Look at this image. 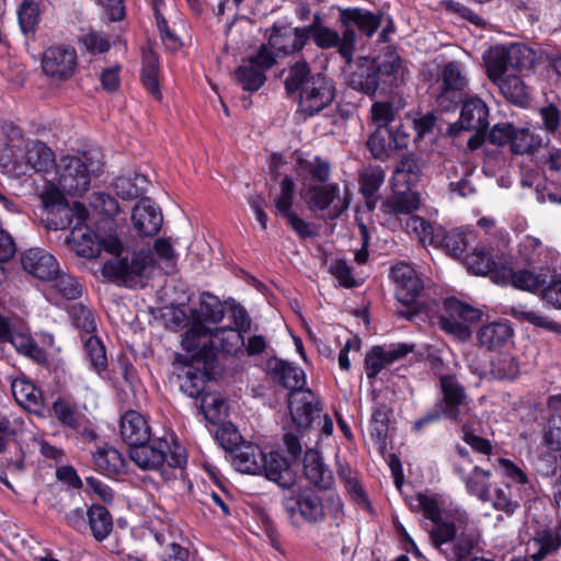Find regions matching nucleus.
I'll return each mask as SVG.
<instances>
[{
	"instance_id": "1",
	"label": "nucleus",
	"mask_w": 561,
	"mask_h": 561,
	"mask_svg": "<svg viewBox=\"0 0 561 561\" xmlns=\"http://www.w3.org/2000/svg\"><path fill=\"white\" fill-rule=\"evenodd\" d=\"M410 507L432 522L430 542L447 561H467L478 548L481 533L465 510H444L440 497L427 493H417Z\"/></svg>"
},
{
	"instance_id": "2",
	"label": "nucleus",
	"mask_w": 561,
	"mask_h": 561,
	"mask_svg": "<svg viewBox=\"0 0 561 561\" xmlns=\"http://www.w3.org/2000/svg\"><path fill=\"white\" fill-rule=\"evenodd\" d=\"M76 254L90 261L101 260L102 276L125 287L150 277L156 268L171 274L176 265L173 248H76Z\"/></svg>"
},
{
	"instance_id": "3",
	"label": "nucleus",
	"mask_w": 561,
	"mask_h": 561,
	"mask_svg": "<svg viewBox=\"0 0 561 561\" xmlns=\"http://www.w3.org/2000/svg\"><path fill=\"white\" fill-rule=\"evenodd\" d=\"M466 78L461 75L457 61L447 62L442 71L440 91L436 98L443 112H451L462 104L458 123L450 125L449 133L458 136L460 130H472L478 127H489V108L478 96L463 100Z\"/></svg>"
},
{
	"instance_id": "4",
	"label": "nucleus",
	"mask_w": 561,
	"mask_h": 561,
	"mask_svg": "<svg viewBox=\"0 0 561 561\" xmlns=\"http://www.w3.org/2000/svg\"><path fill=\"white\" fill-rule=\"evenodd\" d=\"M284 88L287 95H299V108L309 117L330 106L336 92L334 80L323 72H313L305 58L288 67Z\"/></svg>"
},
{
	"instance_id": "5",
	"label": "nucleus",
	"mask_w": 561,
	"mask_h": 561,
	"mask_svg": "<svg viewBox=\"0 0 561 561\" xmlns=\"http://www.w3.org/2000/svg\"><path fill=\"white\" fill-rule=\"evenodd\" d=\"M61 187L47 184L39 195L43 205V216L48 229L65 230L70 228L65 239V245H81L82 239L91 230L84 225L89 210L81 202L69 205Z\"/></svg>"
},
{
	"instance_id": "6",
	"label": "nucleus",
	"mask_w": 561,
	"mask_h": 561,
	"mask_svg": "<svg viewBox=\"0 0 561 561\" xmlns=\"http://www.w3.org/2000/svg\"><path fill=\"white\" fill-rule=\"evenodd\" d=\"M181 343L191 362L202 363L205 369L214 360L217 351L227 354L240 351L244 337L231 327L210 329L198 322L190 327Z\"/></svg>"
},
{
	"instance_id": "7",
	"label": "nucleus",
	"mask_w": 561,
	"mask_h": 561,
	"mask_svg": "<svg viewBox=\"0 0 561 561\" xmlns=\"http://www.w3.org/2000/svg\"><path fill=\"white\" fill-rule=\"evenodd\" d=\"M103 154L99 148L83 151L80 156H66L58 171V185L71 196L88 192L91 178L103 172Z\"/></svg>"
},
{
	"instance_id": "8",
	"label": "nucleus",
	"mask_w": 561,
	"mask_h": 561,
	"mask_svg": "<svg viewBox=\"0 0 561 561\" xmlns=\"http://www.w3.org/2000/svg\"><path fill=\"white\" fill-rule=\"evenodd\" d=\"M90 206L99 213V217L92 220L89 216L84 220L91 232L82 239L81 245H128L123 243L122 232L117 231L114 218L119 213L117 199L110 193L94 192Z\"/></svg>"
},
{
	"instance_id": "9",
	"label": "nucleus",
	"mask_w": 561,
	"mask_h": 561,
	"mask_svg": "<svg viewBox=\"0 0 561 561\" xmlns=\"http://www.w3.org/2000/svg\"><path fill=\"white\" fill-rule=\"evenodd\" d=\"M403 229L420 245H470L478 239V231L472 226L446 230L443 226L419 215H410L403 224Z\"/></svg>"
},
{
	"instance_id": "10",
	"label": "nucleus",
	"mask_w": 561,
	"mask_h": 561,
	"mask_svg": "<svg viewBox=\"0 0 561 561\" xmlns=\"http://www.w3.org/2000/svg\"><path fill=\"white\" fill-rule=\"evenodd\" d=\"M439 388L443 396L442 399L435 404L432 412H428L415 423L416 427H422L440 417L458 423L463 421L462 415L469 404L463 386L454 375H443L439 377Z\"/></svg>"
},
{
	"instance_id": "11",
	"label": "nucleus",
	"mask_w": 561,
	"mask_h": 561,
	"mask_svg": "<svg viewBox=\"0 0 561 561\" xmlns=\"http://www.w3.org/2000/svg\"><path fill=\"white\" fill-rule=\"evenodd\" d=\"M131 227L122 236L123 243L150 245V240L161 230L163 215L159 206L149 197H141L131 210Z\"/></svg>"
},
{
	"instance_id": "12",
	"label": "nucleus",
	"mask_w": 561,
	"mask_h": 561,
	"mask_svg": "<svg viewBox=\"0 0 561 561\" xmlns=\"http://www.w3.org/2000/svg\"><path fill=\"white\" fill-rule=\"evenodd\" d=\"M447 255L459 260L467 270L476 275L491 273L494 282H500L499 272L505 264L510 251L504 252L501 248H444Z\"/></svg>"
},
{
	"instance_id": "13",
	"label": "nucleus",
	"mask_w": 561,
	"mask_h": 561,
	"mask_svg": "<svg viewBox=\"0 0 561 561\" xmlns=\"http://www.w3.org/2000/svg\"><path fill=\"white\" fill-rule=\"evenodd\" d=\"M337 21L344 28L342 50L356 51L357 34L355 28L367 38H371L383 21V12H373L357 7L341 8Z\"/></svg>"
},
{
	"instance_id": "14",
	"label": "nucleus",
	"mask_w": 561,
	"mask_h": 561,
	"mask_svg": "<svg viewBox=\"0 0 561 561\" xmlns=\"http://www.w3.org/2000/svg\"><path fill=\"white\" fill-rule=\"evenodd\" d=\"M481 316L482 312L479 309L450 297L444 301L439 327L447 334L465 342L471 336L469 324L479 321Z\"/></svg>"
},
{
	"instance_id": "15",
	"label": "nucleus",
	"mask_w": 561,
	"mask_h": 561,
	"mask_svg": "<svg viewBox=\"0 0 561 561\" xmlns=\"http://www.w3.org/2000/svg\"><path fill=\"white\" fill-rule=\"evenodd\" d=\"M43 72L58 81H68L78 70V54L73 46L55 44L47 47L41 59Z\"/></svg>"
},
{
	"instance_id": "16",
	"label": "nucleus",
	"mask_w": 561,
	"mask_h": 561,
	"mask_svg": "<svg viewBox=\"0 0 561 561\" xmlns=\"http://www.w3.org/2000/svg\"><path fill=\"white\" fill-rule=\"evenodd\" d=\"M268 32V45L279 57H288L301 53L309 42L301 32L300 26L274 22Z\"/></svg>"
},
{
	"instance_id": "17",
	"label": "nucleus",
	"mask_w": 561,
	"mask_h": 561,
	"mask_svg": "<svg viewBox=\"0 0 561 561\" xmlns=\"http://www.w3.org/2000/svg\"><path fill=\"white\" fill-rule=\"evenodd\" d=\"M283 506L291 522H297L298 515L308 523H317L324 516L321 499L312 491L290 492L283 499Z\"/></svg>"
},
{
	"instance_id": "18",
	"label": "nucleus",
	"mask_w": 561,
	"mask_h": 561,
	"mask_svg": "<svg viewBox=\"0 0 561 561\" xmlns=\"http://www.w3.org/2000/svg\"><path fill=\"white\" fill-rule=\"evenodd\" d=\"M280 192L274 201L276 214L286 219L287 225L301 238L311 236L309 224L291 210L296 195V185L290 175H285L279 183Z\"/></svg>"
},
{
	"instance_id": "19",
	"label": "nucleus",
	"mask_w": 561,
	"mask_h": 561,
	"mask_svg": "<svg viewBox=\"0 0 561 561\" xmlns=\"http://www.w3.org/2000/svg\"><path fill=\"white\" fill-rule=\"evenodd\" d=\"M288 409L293 422L302 430L312 426L321 413L320 401L310 389L290 392Z\"/></svg>"
},
{
	"instance_id": "20",
	"label": "nucleus",
	"mask_w": 561,
	"mask_h": 561,
	"mask_svg": "<svg viewBox=\"0 0 561 561\" xmlns=\"http://www.w3.org/2000/svg\"><path fill=\"white\" fill-rule=\"evenodd\" d=\"M391 277L396 284V297L405 306L414 304L424 288L417 272L411 265L400 262L392 266Z\"/></svg>"
},
{
	"instance_id": "21",
	"label": "nucleus",
	"mask_w": 561,
	"mask_h": 561,
	"mask_svg": "<svg viewBox=\"0 0 561 561\" xmlns=\"http://www.w3.org/2000/svg\"><path fill=\"white\" fill-rule=\"evenodd\" d=\"M413 350L414 345L407 343L374 346L365 356L366 376L369 379L376 378L383 368L405 357Z\"/></svg>"
},
{
	"instance_id": "22",
	"label": "nucleus",
	"mask_w": 561,
	"mask_h": 561,
	"mask_svg": "<svg viewBox=\"0 0 561 561\" xmlns=\"http://www.w3.org/2000/svg\"><path fill=\"white\" fill-rule=\"evenodd\" d=\"M519 266V262L517 261L516 254L513 251H510L507 259H505V264L502 265V270H500L497 284H507L508 282L512 285L520 290H526L534 293L541 288L546 283V278L542 275H537L529 270H517Z\"/></svg>"
},
{
	"instance_id": "23",
	"label": "nucleus",
	"mask_w": 561,
	"mask_h": 561,
	"mask_svg": "<svg viewBox=\"0 0 561 561\" xmlns=\"http://www.w3.org/2000/svg\"><path fill=\"white\" fill-rule=\"evenodd\" d=\"M21 263L25 272L44 282L51 280L60 270L56 259L44 248H28L22 253Z\"/></svg>"
},
{
	"instance_id": "24",
	"label": "nucleus",
	"mask_w": 561,
	"mask_h": 561,
	"mask_svg": "<svg viewBox=\"0 0 561 561\" xmlns=\"http://www.w3.org/2000/svg\"><path fill=\"white\" fill-rule=\"evenodd\" d=\"M170 447L164 439L153 440L151 443H142L130 448V459L141 469L145 470H163L165 461V451ZM163 474V471L161 472Z\"/></svg>"
},
{
	"instance_id": "25",
	"label": "nucleus",
	"mask_w": 561,
	"mask_h": 561,
	"mask_svg": "<svg viewBox=\"0 0 561 561\" xmlns=\"http://www.w3.org/2000/svg\"><path fill=\"white\" fill-rule=\"evenodd\" d=\"M161 64L158 53L152 47L142 48L140 81L146 91L157 101H161L160 87Z\"/></svg>"
},
{
	"instance_id": "26",
	"label": "nucleus",
	"mask_w": 561,
	"mask_h": 561,
	"mask_svg": "<svg viewBox=\"0 0 561 561\" xmlns=\"http://www.w3.org/2000/svg\"><path fill=\"white\" fill-rule=\"evenodd\" d=\"M119 432L123 440L134 448L150 439L147 420L139 412L129 410L121 419Z\"/></svg>"
},
{
	"instance_id": "27",
	"label": "nucleus",
	"mask_w": 561,
	"mask_h": 561,
	"mask_svg": "<svg viewBox=\"0 0 561 561\" xmlns=\"http://www.w3.org/2000/svg\"><path fill=\"white\" fill-rule=\"evenodd\" d=\"M488 134V141L495 146L511 144V149L515 154H523L530 150L529 144H519V137L527 138L528 129H516L511 123H497Z\"/></svg>"
},
{
	"instance_id": "28",
	"label": "nucleus",
	"mask_w": 561,
	"mask_h": 561,
	"mask_svg": "<svg viewBox=\"0 0 561 561\" xmlns=\"http://www.w3.org/2000/svg\"><path fill=\"white\" fill-rule=\"evenodd\" d=\"M375 68L383 93H391L404 83V67L396 53L386 55L381 62L375 65Z\"/></svg>"
},
{
	"instance_id": "29",
	"label": "nucleus",
	"mask_w": 561,
	"mask_h": 561,
	"mask_svg": "<svg viewBox=\"0 0 561 561\" xmlns=\"http://www.w3.org/2000/svg\"><path fill=\"white\" fill-rule=\"evenodd\" d=\"M304 474L311 484L321 490H329L334 484L332 471L324 465L321 455L314 449H308L305 454Z\"/></svg>"
},
{
	"instance_id": "30",
	"label": "nucleus",
	"mask_w": 561,
	"mask_h": 561,
	"mask_svg": "<svg viewBox=\"0 0 561 561\" xmlns=\"http://www.w3.org/2000/svg\"><path fill=\"white\" fill-rule=\"evenodd\" d=\"M26 165L38 174H47L56 169L55 153L45 142L31 140L25 146Z\"/></svg>"
},
{
	"instance_id": "31",
	"label": "nucleus",
	"mask_w": 561,
	"mask_h": 561,
	"mask_svg": "<svg viewBox=\"0 0 561 561\" xmlns=\"http://www.w3.org/2000/svg\"><path fill=\"white\" fill-rule=\"evenodd\" d=\"M262 473L283 489H289L296 482L295 471L278 453L265 455Z\"/></svg>"
},
{
	"instance_id": "32",
	"label": "nucleus",
	"mask_w": 561,
	"mask_h": 561,
	"mask_svg": "<svg viewBox=\"0 0 561 561\" xmlns=\"http://www.w3.org/2000/svg\"><path fill=\"white\" fill-rule=\"evenodd\" d=\"M267 369L276 382L291 390V392L305 391L306 376L302 369L277 358L268 360Z\"/></svg>"
},
{
	"instance_id": "33",
	"label": "nucleus",
	"mask_w": 561,
	"mask_h": 561,
	"mask_svg": "<svg viewBox=\"0 0 561 561\" xmlns=\"http://www.w3.org/2000/svg\"><path fill=\"white\" fill-rule=\"evenodd\" d=\"M424 168L423 159L414 153L405 154L396 167L393 187L413 188L420 181Z\"/></svg>"
},
{
	"instance_id": "34",
	"label": "nucleus",
	"mask_w": 561,
	"mask_h": 561,
	"mask_svg": "<svg viewBox=\"0 0 561 561\" xmlns=\"http://www.w3.org/2000/svg\"><path fill=\"white\" fill-rule=\"evenodd\" d=\"M385 181V171L380 168H374L359 173L358 185L359 193L364 198V205L369 214H371L381 198L379 190Z\"/></svg>"
},
{
	"instance_id": "35",
	"label": "nucleus",
	"mask_w": 561,
	"mask_h": 561,
	"mask_svg": "<svg viewBox=\"0 0 561 561\" xmlns=\"http://www.w3.org/2000/svg\"><path fill=\"white\" fill-rule=\"evenodd\" d=\"M513 329L506 322H492L485 324L477 332L479 346L495 351L506 346L513 337Z\"/></svg>"
},
{
	"instance_id": "36",
	"label": "nucleus",
	"mask_w": 561,
	"mask_h": 561,
	"mask_svg": "<svg viewBox=\"0 0 561 561\" xmlns=\"http://www.w3.org/2000/svg\"><path fill=\"white\" fill-rule=\"evenodd\" d=\"M12 393L16 402L24 409L39 413L43 409L42 391L25 377L16 378L11 385Z\"/></svg>"
},
{
	"instance_id": "37",
	"label": "nucleus",
	"mask_w": 561,
	"mask_h": 561,
	"mask_svg": "<svg viewBox=\"0 0 561 561\" xmlns=\"http://www.w3.org/2000/svg\"><path fill=\"white\" fill-rule=\"evenodd\" d=\"M394 194L382 202L381 208L385 213L410 215L417 210L421 205L420 193L412 188L393 187Z\"/></svg>"
},
{
	"instance_id": "38",
	"label": "nucleus",
	"mask_w": 561,
	"mask_h": 561,
	"mask_svg": "<svg viewBox=\"0 0 561 561\" xmlns=\"http://www.w3.org/2000/svg\"><path fill=\"white\" fill-rule=\"evenodd\" d=\"M530 543L536 548V551L529 556L533 561H542L546 557L556 553L561 547V525L536 530Z\"/></svg>"
},
{
	"instance_id": "39",
	"label": "nucleus",
	"mask_w": 561,
	"mask_h": 561,
	"mask_svg": "<svg viewBox=\"0 0 561 561\" xmlns=\"http://www.w3.org/2000/svg\"><path fill=\"white\" fill-rule=\"evenodd\" d=\"M391 126L387 124L377 125L376 129L368 136L366 147L375 160L388 161L396 152L392 147Z\"/></svg>"
},
{
	"instance_id": "40",
	"label": "nucleus",
	"mask_w": 561,
	"mask_h": 561,
	"mask_svg": "<svg viewBox=\"0 0 561 561\" xmlns=\"http://www.w3.org/2000/svg\"><path fill=\"white\" fill-rule=\"evenodd\" d=\"M455 471L462 479L467 491L477 496L479 500L490 501V477L491 472L478 466H474L472 472L467 474L465 468L459 465L455 466Z\"/></svg>"
},
{
	"instance_id": "41",
	"label": "nucleus",
	"mask_w": 561,
	"mask_h": 561,
	"mask_svg": "<svg viewBox=\"0 0 561 561\" xmlns=\"http://www.w3.org/2000/svg\"><path fill=\"white\" fill-rule=\"evenodd\" d=\"M264 457L256 445L243 444L234 450L233 465L240 472L262 474Z\"/></svg>"
},
{
	"instance_id": "42",
	"label": "nucleus",
	"mask_w": 561,
	"mask_h": 561,
	"mask_svg": "<svg viewBox=\"0 0 561 561\" xmlns=\"http://www.w3.org/2000/svg\"><path fill=\"white\" fill-rule=\"evenodd\" d=\"M310 39L322 50L336 48L345 65H352L355 51L342 50V47H344V28L340 34L336 30L327 26L312 34Z\"/></svg>"
},
{
	"instance_id": "43",
	"label": "nucleus",
	"mask_w": 561,
	"mask_h": 561,
	"mask_svg": "<svg viewBox=\"0 0 561 561\" xmlns=\"http://www.w3.org/2000/svg\"><path fill=\"white\" fill-rule=\"evenodd\" d=\"M93 462L96 470L107 477L118 476L125 469V458L121 451L107 445L101 446L95 450Z\"/></svg>"
},
{
	"instance_id": "44",
	"label": "nucleus",
	"mask_w": 561,
	"mask_h": 561,
	"mask_svg": "<svg viewBox=\"0 0 561 561\" xmlns=\"http://www.w3.org/2000/svg\"><path fill=\"white\" fill-rule=\"evenodd\" d=\"M225 316V309L221 301L214 295L204 293L201 295L199 305L192 309V325L195 323H219Z\"/></svg>"
},
{
	"instance_id": "45",
	"label": "nucleus",
	"mask_w": 561,
	"mask_h": 561,
	"mask_svg": "<svg viewBox=\"0 0 561 561\" xmlns=\"http://www.w3.org/2000/svg\"><path fill=\"white\" fill-rule=\"evenodd\" d=\"M339 196V184L329 183L324 185H310L304 194V199L312 211H322L328 209Z\"/></svg>"
},
{
	"instance_id": "46",
	"label": "nucleus",
	"mask_w": 561,
	"mask_h": 561,
	"mask_svg": "<svg viewBox=\"0 0 561 561\" xmlns=\"http://www.w3.org/2000/svg\"><path fill=\"white\" fill-rule=\"evenodd\" d=\"M507 313L519 321L528 322L535 327L553 332H561V324L549 319L540 310L531 309L527 305L518 304L512 306Z\"/></svg>"
},
{
	"instance_id": "47",
	"label": "nucleus",
	"mask_w": 561,
	"mask_h": 561,
	"mask_svg": "<svg viewBox=\"0 0 561 561\" xmlns=\"http://www.w3.org/2000/svg\"><path fill=\"white\" fill-rule=\"evenodd\" d=\"M180 389L191 398L199 397L205 387V373L201 368H195L192 364H185L178 374Z\"/></svg>"
},
{
	"instance_id": "48",
	"label": "nucleus",
	"mask_w": 561,
	"mask_h": 561,
	"mask_svg": "<svg viewBox=\"0 0 561 561\" xmlns=\"http://www.w3.org/2000/svg\"><path fill=\"white\" fill-rule=\"evenodd\" d=\"M88 524L92 536L98 541H103L113 529V519L110 512L102 505H92L87 511Z\"/></svg>"
},
{
	"instance_id": "49",
	"label": "nucleus",
	"mask_w": 561,
	"mask_h": 561,
	"mask_svg": "<svg viewBox=\"0 0 561 561\" xmlns=\"http://www.w3.org/2000/svg\"><path fill=\"white\" fill-rule=\"evenodd\" d=\"M1 134L7 141V148L0 153V165L8 167L13 159L12 148L21 149L24 144L23 129L11 121L0 123Z\"/></svg>"
},
{
	"instance_id": "50",
	"label": "nucleus",
	"mask_w": 561,
	"mask_h": 561,
	"mask_svg": "<svg viewBox=\"0 0 561 561\" xmlns=\"http://www.w3.org/2000/svg\"><path fill=\"white\" fill-rule=\"evenodd\" d=\"M51 283L48 295L54 298H64L67 300H73L81 296L82 286L78 283V280L66 273H62L60 270L58 274L49 280Z\"/></svg>"
},
{
	"instance_id": "51",
	"label": "nucleus",
	"mask_w": 561,
	"mask_h": 561,
	"mask_svg": "<svg viewBox=\"0 0 561 561\" xmlns=\"http://www.w3.org/2000/svg\"><path fill=\"white\" fill-rule=\"evenodd\" d=\"M147 179L142 174L135 173L130 176H117L113 181V190L117 196L123 199H136L144 195L146 192L145 184Z\"/></svg>"
},
{
	"instance_id": "52",
	"label": "nucleus",
	"mask_w": 561,
	"mask_h": 561,
	"mask_svg": "<svg viewBox=\"0 0 561 561\" xmlns=\"http://www.w3.org/2000/svg\"><path fill=\"white\" fill-rule=\"evenodd\" d=\"M486 67V75L492 81L503 78L505 72L511 68L508 65L507 47L504 45L495 46L489 50L483 57Z\"/></svg>"
},
{
	"instance_id": "53",
	"label": "nucleus",
	"mask_w": 561,
	"mask_h": 561,
	"mask_svg": "<svg viewBox=\"0 0 561 561\" xmlns=\"http://www.w3.org/2000/svg\"><path fill=\"white\" fill-rule=\"evenodd\" d=\"M499 81L500 91L508 102L516 105H524L528 102V89L520 77L506 76Z\"/></svg>"
},
{
	"instance_id": "54",
	"label": "nucleus",
	"mask_w": 561,
	"mask_h": 561,
	"mask_svg": "<svg viewBox=\"0 0 561 561\" xmlns=\"http://www.w3.org/2000/svg\"><path fill=\"white\" fill-rule=\"evenodd\" d=\"M18 22L24 35H35L41 22L39 3L35 0H23L18 9Z\"/></svg>"
},
{
	"instance_id": "55",
	"label": "nucleus",
	"mask_w": 561,
	"mask_h": 561,
	"mask_svg": "<svg viewBox=\"0 0 561 561\" xmlns=\"http://www.w3.org/2000/svg\"><path fill=\"white\" fill-rule=\"evenodd\" d=\"M378 72L376 71L375 65L367 67H360L357 71L351 76V85L368 96L376 94L378 88H380Z\"/></svg>"
},
{
	"instance_id": "56",
	"label": "nucleus",
	"mask_w": 561,
	"mask_h": 561,
	"mask_svg": "<svg viewBox=\"0 0 561 561\" xmlns=\"http://www.w3.org/2000/svg\"><path fill=\"white\" fill-rule=\"evenodd\" d=\"M234 79L241 85L243 91L254 93L257 92L266 82V75L262 71L254 69L248 64L240 65L233 72Z\"/></svg>"
},
{
	"instance_id": "57",
	"label": "nucleus",
	"mask_w": 561,
	"mask_h": 561,
	"mask_svg": "<svg viewBox=\"0 0 561 561\" xmlns=\"http://www.w3.org/2000/svg\"><path fill=\"white\" fill-rule=\"evenodd\" d=\"M91 367L101 374L107 367V356L102 341L94 334L81 336Z\"/></svg>"
},
{
	"instance_id": "58",
	"label": "nucleus",
	"mask_w": 561,
	"mask_h": 561,
	"mask_svg": "<svg viewBox=\"0 0 561 561\" xmlns=\"http://www.w3.org/2000/svg\"><path fill=\"white\" fill-rule=\"evenodd\" d=\"M490 375L497 380H512L519 375V364L510 354H499L491 359Z\"/></svg>"
},
{
	"instance_id": "59",
	"label": "nucleus",
	"mask_w": 561,
	"mask_h": 561,
	"mask_svg": "<svg viewBox=\"0 0 561 561\" xmlns=\"http://www.w3.org/2000/svg\"><path fill=\"white\" fill-rule=\"evenodd\" d=\"M508 65L517 71L530 70L534 68L535 51L525 44L514 43L507 47Z\"/></svg>"
},
{
	"instance_id": "60",
	"label": "nucleus",
	"mask_w": 561,
	"mask_h": 561,
	"mask_svg": "<svg viewBox=\"0 0 561 561\" xmlns=\"http://www.w3.org/2000/svg\"><path fill=\"white\" fill-rule=\"evenodd\" d=\"M69 316L72 324L80 330L82 335H90L96 331V321L93 312L82 304L70 307Z\"/></svg>"
},
{
	"instance_id": "61",
	"label": "nucleus",
	"mask_w": 561,
	"mask_h": 561,
	"mask_svg": "<svg viewBox=\"0 0 561 561\" xmlns=\"http://www.w3.org/2000/svg\"><path fill=\"white\" fill-rule=\"evenodd\" d=\"M153 16L159 31L160 39L168 50L176 51L182 47L181 38L169 27L168 21L158 8L157 1L153 5Z\"/></svg>"
},
{
	"instance_id": "62",
	"label": "nucleus",
	"mask_w": 561,
	"mask_h": 561,
	"mask_svg": "<svg viewBox=\"0 0 561 561\" xmlns=\"http://www.w3.org/2000/svg\"><path fill=\"white\" fill-rule=\"evenodd\" d=\"M276 57L277 54L270 47L267 42L259 47L255 55L249 57L248 65L266 75L277 64Z\"/></svg>"
},
{
	"instance_id": "63",
	"label": "nucleus",
	"mask_w": 561,
	"mask_h": 561,
	"mask_svg": "<svg viewBox=\"0 0 561 561\" xmlns=\"http://www.w3.org/2000/svg\"><path fill=\"white\" fill-rule=\"evenodd\" d=\"M490 500L492 501V506L496 511H501L507 516L513 515L519 507V503L513 500L511 488L508 485L497 488L494 491L493 496H490Z\"/></svg>"
},
{
	"instance_id": "64",
	"label": "nucleus",
	"mask_w": 561,
	"mask_h": 561,
	"mask_svg": "<svg viewBox=\"0 0 561 561\" xmlns=\"http://www.w3.org/2000/svg\"><path fill=\"white\" fill-rule=\"evenodd\" d=\"M215 438L227 451L234 453L240 446L241 435L232 424H222L216 430Z\"/></svg>"
}]
</instances>
